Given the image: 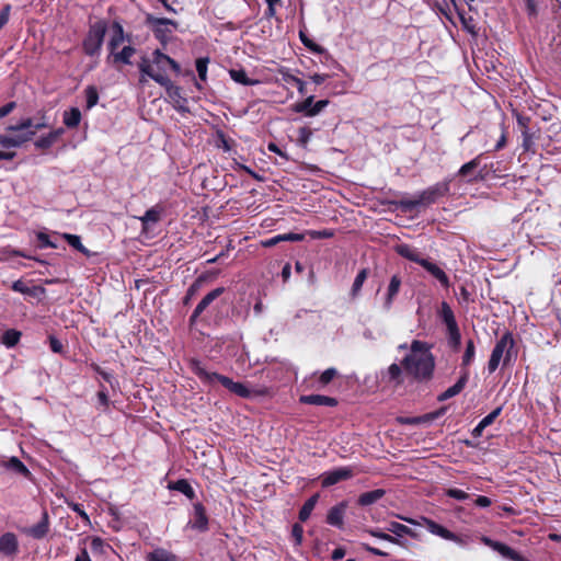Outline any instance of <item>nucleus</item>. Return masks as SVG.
Wrapping results in <instances>:
<instances>
[{"label": "nucleus", "mask_w": 561, "mask_h": 561, "mask_svg": "<svg viewBox=\"0 0 561 561\" xmlns=\"http://www.w3.org/2000/svg\"><path fill=\"white\" fill-rule=\"evenodd\" d=\"M36 239L39 242V248H51L56 249L57 244L50 239L49 234L46 232L39 231L36 233Z\"/></svg>", "instance_id": "nucleus-44"}, {"label": "nucleus", "mask_w": 561, "mask_h": 561, "mask_svg": "<svg viewBox=\"0 0 561 561\" xmlns=\"http://www.w3.org/2000/svg\"><path fill=\"white\" fill-rule=\"evenodd\" d=\"M480 540H481L482 543H484L485 546L490 547L494 551L499 552L504 558H507V559H510L512 561H526L525 558L522 557L518 552H516L511 547H508V546H506V545H504L502 542L494 541V540H492L491 538H489L486 536H482L480 538Z\"/></svg>", "instance_id": "nucleus-10"}, {"label": "nucleus", "mask_w": 561, "mask_h": 561, "mask_svg": "<svg viewBox=\"0 0 561 561\" xmlns=\"http://www.w3.org/2000/svg\"><path fill=\"white\" fill-rule=\"evenodd\" d=\"M300 401L302 403L314 404V405H328V407L336 405V400L334 398L321 396V394L302 396L300 398Z\"/></svg>", "instance_id": "nucleus-22"}, {"label": "nucleus", "mask_w": 561, "mask_h": 561, "mask_svg": "<svg viewBox=\"0 0 561 561\" xmlns=\"http://www.w3.org/2000/svg\"><path fill=\"white\" fill-rule=\"evenodd\" d=\"M21 337V333L15 330H8L2 335V343L8 347H13L18 344Z\"/></svg>", "instance_id": "nucleus-39"}, {"label": "nucleus", "mask_w": 561, "mask_h": 561, "mask_svg": "<svg viewBox=\"0 0 561 561\" xmlns=\"http://www.w3.org/2000/svg\"><path fill=\"white\" fill-rule=\"evenodd\" d=\"M467 380L468 375H462L454 386L449 387L445 392L442 393L440 399L446 400L458 394L465 388Z\"/></svg>", "instance_id": "nucleus-28"}, {"label": "nucleus", "mask_w": 561, "mask_h": 561, "mask_svg": "<svg viewBox=\"0 0 561 561\" xmlns=\"http://www.w3.org/2000/svg\"><path fill=\"white\" fill-rule=\"evenodd\" d=\"M15 103L11 102L0 107V118L7 116L14 108Z\"/></svg>", "instance_id": "nucleus-64"}, {"label": "nucleus", "mask_w": 561, "mask_h": 561, "mask_svg": "<svg viewBox=\"0 0 561 561\" xmlns=\"http://www.w3.org/2000/svg\"><path fill=\"white\" fill-rule=\"evenodd\" d=\"M11 7L7 4L0 10V30L8 23L10 18Z\"/></svg>", "instance_id": "nucleus-59"}, {"label": "nucleus", "mask_w": 561, "mask_h": 561, "mask_svg": "<svg viewBox=\"0 0 561 561\" xmlns=\"http://www.w3.org/2000/svg\"><path fill=\"white\" fill-rule=\"evenodd\" d=\"M383 495L385 491L382 489H376L369 492H365L358 497V503L363 506H368L376 503Z\"/></svg>", "instance_id": "nucleus-27"}, {"label": "nucleus", "mask_w": 561, "mask_h": 561, "mask_svg": "<svg viewBox=\"0 0 561 561\" xmlns=\"http://www.w3.org/2000/svg\"><path fill=\"white\" fill-rule=\"evenodd\" d=\"M282 240L283 241H301L304 240V234H300V233H284L282 234Z\"/></svg>", "instance_id": "nucleus-61"}, {"label": "nucleus", "mask_w": 561, "mask_h": 561, "mask_svg": "<svg viewBox=\"0 0 561 561\" xmlns=\"http://www.w3.org/2000/svg\"><path fill=\"white\" fill-rule=\"evenodd\" d=\"M106 25L104 22H96L90 26L89 33L83 42L85 54L98 55L103 44Z\"/></svg>", "instance_id": "nucleus-5"}, {"label": "nucleus", "mask_w": 561, "mask_h": 561, "mask_svg": "<svg viewBox=\"0 0 561 561\" xmlns=\"http://www.w3.org/2000/svg\"><path fill=\"white\" fill-rule=\"evenodd\" d=\"M70 507L78 513V515L85 522V523H90V518L88 516V514L81 510L80 505L79 504H70Z\"/></svg>", "instance_id": "nucleus-62"}, {"label": "nucleus", "mask_w": 561, "mask_h": 561, "mask_svg": "<svg viewBox=\"0 0 561 561\" xmlns=\"http://www.w3.org/2000/svg\"><path fill=\"white\" fill-rule=\"evenodd\" d=\"M353 477V471L351 468L342 467L334 469L332 471L324 472L322 474V485L331 486L341 481L347 480Z\"/></svg>", "instance_id": "nucleus-11"}, {"label": "nucleus", "mask_w": 561, "mask_h": 561, "mask_svg": "<svg viewBox=\"0 0 561 561\" xmlns=\"http://www.w3.org/2000/svg\"><path fill=\"white\" fill-rule=\"evenodd\" d=\"M7 467L24 476L30 473L24 463L16 457L10 458L7 462Z\"/></svg>", "instance_id": "nucleus-40"}, {"label": "nucleus", "mask_w": 561, "mask_h": 561, "mask_svg": "<svg viewBox=\"0 0 561 561\" xmlns=\"http://www.w3.org/2000/svg\"><path fill=\"white\" fill-rule=\"evenodd\" d=\"M401 518L403 520L408 522L409 524H412V525L425 526L426 529L432 535H435L437 537H440L442 539L455 542L457 546H459L461 548L467 547L469 541H470V537L469 536H467V535H457V534L450 531L446 527L439 525L438 523H436V522H434V520H432L430 518L422 517L420 523L414 520V519H412V518H407V517H401Z\"/></svg>", "instance_id": "nucleus-2"}, {"label": "nucleus", "mask_w": 561, "mask_h": 561, "mask_svg": "<svg viewBox=\"0 0 561 561\" xmlns=\"http://www.w3.org/2000/svg\"><path fill=\"white\" fill-rule=\"evenodd\" d=\"M386 529L398 537L414 536L413 531L408 526L398 522H390Z\"/></svg>", "instance_id": "nucleus-32"}, {"label": "nucleus", "mask_w": 561, "mask_h": 561, "mask_svg": "<svg viewBox=\"0 0 561 561\" xmlns=\"http://www.w3.org/2000/svg\"><path fill=\"white\" fill-rule=\"evenodd\" d=\"M313 103V96H308L305 101L296 103L293 105V111L296 113H304L307 116L308 110L311 108Z\"/></svg>", "instance_id": "nucleus-43"}, {"label": "nucleus", "mask_w": 561, "mask_h": 561, "mask_svg": "<svg viewBox=\"0 0 561 561\" xmlns=\"http://www.w3.org/2000/svg\"><path fill=\"white\" fill-rule=\"evenodd\" d=\"M480 161H479V158H476L467 163H465L460 169H459V174L460 175H467L469 174L472 170H474L478 165H479Z\"/></svg>", "instance_id": "nucleus-53"}, {"label": "nucleus", "mask_w": 561, "mask_h": 561, "mask_svg": "<svg viewBox=\"0 0 561 561\" xmlns=\"http://www.w3.org/2000/svg\"><path fill=\"white\" fill-rule=\"evenodd\" d=\"M106 548H107V546L104 543V541L101 538L94 537L91 539L90 549H91L92 553L102 554L105 552Z\"/></svg>", "instance_id": "nucleus-45"}, {"label": "nucleus", "mask_w": 561, "mask_h": 561, "mask_svg": "<svg viewBox=\"0 0 561 561\" xmlns=\"http://www.w3.org/2000/svg\"><path fill=\"white\" fill-rule=\"evenodd\" d=\"M447 331H448V335H449V342L454 346H458L460 344V332H459L458 325L447 329Z\"/></svg>", "instance_id": "nucleus-54"}, {"label": "nucleus", "mask_w": 561, "mask_h": 561, "mask_svg": "<svg viewBox=\"0 0 561 561\" xmlns=\"http://www.w3.org/2000/svg\"><path fill=\"white\" fill-rule=\"evenodd\" d=\"M438 314L447 329L458 325L450 306L443 301L438 311Z\"/></svg>", "instance_id": "nucleus-25"}, {"label": "nucleus", "mask_w": 561, "mask_h": 561, "mask_svg": "<svg viewBox=\"0 0 561 561\" xmlns=\"http://www.w3.org/2000/svg\"><path fill=\"white\" fill-rule=\"evenodd\" d=\"M447 495L450 497H454L456 500H459V501H463L469 497L468 493H466L465 491L459 490V489H448Z\"/></svg>", "instance_id": "nucleus-56"}, {"label": "nucleus", "mask_w": 561, "mask_h": 561, "mask_svg": "<svg viewBox=\"0 0 561 561\" xmlns=\"http://www.w3.org/2000/svg\"><path fill=\"white\" fill-rule=\"evenodd\" d=\"M208 58H198L196 60V70L198 73V77L202 81H205L207 79V66H208Z\"/></svg>", "instance_id": "nucleus-46"}, {"label": "nucleus", "mask_w": 561, "mask_h": 561, "mask_svg": "<svg viewBox=\"0 0 561 561\" xmlns=\"http://www.w3.org/2000/svg\"><path fill=\"white\" fill-rule=\"evenodd\" d=\"M192 369L195 375L199 377V379L209 385L213 386L216 382L221 383L226 389L230 391L231 387L233 386V380L229 377L219 375L217 373L208 371L199 362H192Z\"/></svg>", "instance_id": "nucleus-9"}, {"label": "nucleus", "mask_w": 561, "mask_h": 561, "mask_svg": "<svg viewBox=\"0 0 561 561\" xmlns=\"http://www.w3.org/2000/svg\"><path fill=\"white\" fill-rule=\"evenodd\" d=\"M304 529L299 524H295L291 530V536L295 539L296 545H300L302 541Z\"/></svg>", "instance_id": "nucleus-58"}, {"label": "nucleus", "mask_w": 561, "mask_h": 561, "mask_svg": "<svg viewBox=\"0 0 561 561\" xmlns=\"http://www.w3.org/2000/svg\"><path fill=\"white\" fill-rule=\"evenodd\" d=\"M312 136V130L308 127H301L298 129V142L301 146H307Z\"/></svg>", "instance_id": "nucleus-50"}, {"label": "nucleus", "mask_w": 561, "mask_h": 561, "mask_svg": "<svg viewBox=\"0 0 561 561\" xmlns=\"http://www.w3.org/2000/svg\"><path fill=\"white\" fill-rule=\"evenodd\" d=\"M224 290L225 289L222 287H218L208 293L196 306L192 314V320L197 318L215 299H217L224 293Z\"/></svg>", "instance_id": "nucleus-18"}, {"label": "nucleus", "mask_w": 561, "mask_h": 561, "mask_svg": "<svg viewBox=\"0 0 561 561\" xmlns=\"http://www.w3.org/2000/svg\"><path fill=\"white\" fill-rule=\"evenodd\" d=\"M18 551V538L12 533H5L0 537V554L13 556Z\"/></svg>", "instance_id": "nucleus-16"}, {"label": "nucleus", "mask_w": 561, "mask_h": 561, "mask_svg": "<svg viewBox=\"0 0 561 561\" xmlns=\"http://www.w3.org/2000/svg\"><path fill=\"white\" fill-rule=\"evenodd\" d=\"M169 488L185 494L188 499H193L195 496L193 488L186 480H178L176 482L170 484Z\"/></svg>", "instance_id": "nucleus-35"}, {"label": "nucleus", "mask_w": 561, "mask_h": 561, "mask_svg": "<svg viewBox=\"0 0 561 561\" xmlns=\"http://www.w3.org/2000/svg\"><path fill=\"white\" fill-rule=\"evenodd\" d=\"M421 266L436 278L443 287L448 288L450 286L448 276L437 264L425 259L424 262H421Z\"/></svg>", "instance_id": "nucleus-15"}, {"label": "nucleus", "mask_w": 561, "mask_h": 561, "mask_svg": "<svg viewBox=\"0 0 561 561\" xmlns=\"http://www.w3.org/2000/svg\"><path fill=\"white\" fill-rule=\"evenodd\" d=\"M147 64L149 67H152L153 70L160 71L164 75L168 67H170L176 73L180 72V65L169 56L162 54L159 49L152 53L151 58H144L139 64L140 72L142 73V66Z\"/></svg>", "instance_id": "nucleus-6"}, {"label": "nucleus", "mask_w": 561, "mask_h": 561, "mask_svg": "<svg viewBox=\"0 0 561 561\" xmlns=\"http://www.w3.org/2000/svg\"><path fill=\"white\" fill-rule=\"evenodd\" d=\"M502 409L501 408H496L494 411H492L490 414H488L486 416H484L480 422L482 423V426H485L488 427L489 425H491L495 419L500 415Z\"/></svg>", "instance_id": "nucleus-55"}, {"label": "nucleus", "mask_w": 561, "mask_h": 561, "mask_svg": "<svg viewBox=\"0 0 561 561\" xmlns=\"http://www.w3.org/2000/svg\"><path fill=\"white\" fill-rule=\"evenodd\" d=\"M396 251L401 256H403L412 262H415L420 265H421V262H424V260H425L424 257L421 256L420 252L416 249H414L408 244L397 245Z\"/></svg>", "instance_id": "nucleus-21"}, {"label": "nucleus", "mask_w": 561, "mask_h": 561, "mask_svg": "<svg viewBox=\"0 0 561 561\" xmlns=\"http://www.w3.org/2000/svg\"><path fill=\"white\" fill-rule=\"evenodd\" d=\"M208 519L205 514V510L202 504L196 503L194 505V517L190 522V526L192 528L198 529V530H206L207 529Z\"/></svg>", "instance_id": "nucleus-17"}, {"label": "nucleus", "mask_w": 561, "mask_h": 561, "mask_svg": "<svg viewBox=\"0 0 561 561\" xmlns=\"http://www.w3.org/2000/svg\"><path fill=\"white\" fill-rule=\"evenodd\" d=\"M367 533L378 539L386 540L392 543H398V539L389 534H386L383 531H380L378 529H369Z\"/></svg>", "instance_id": "nucleus-48"}, {"label": "nucleus", "mask_w": 561, "mask_h": 561, "mask_svg": "<svg viewBox=\"0 0 561 561\" xmlns=\"http://www.w3.org/2000/svg\"><path fill=\"white\" fill-rule=\"evenodd\" d=\"M72 248L89 256L90 251L82 244L81 239L77 234L62 233L60 234Z\"/></svg>", "instance_id": "nucleus-33"}, {"label": "nucleus", "mask_w": 561, "mask_h": 561, "mask_svg": "<svg viewBox=\"0 0 561 561\" xmlns=\"http://www.w3.org/2000/svg\"><path fill=\"white\" fill-rule=\"evenodd\" d=\"M62 134H64V129L62 128L55 129V130L50 131L49 134L39 137L35 141V147L38 148V149L49 148V147H51L58 140V138Z\"/></svg>", "instance_id": "nucleus-23"}, {"label": "nucleus", "mask_w": 561, "mask_h": 561, "mask_svg": "<svg viewBox=\"0 0 561 561\" xmlns=\"http://www.w3.org/2000/svg\"><path fill=\"white\" fill-rule=\"evenodd\" d=\"M401 287V279L398 275H393L387 288V293L383 299L382 309L389 311L392 307L393 300L398 295Z\"/></svg>", "instance_id": "nucleus-14"}, {"label": "nucleus", "mask_w": 561, "mask_h": 561, "mask_svg": "<svg viewBox=\"0 0 561 561\" xmlns=\"http://www.w3.org/2000/svg\"><path fill=\"white\" fill-rule=\"evenodd\" d=\"M329 104L328 100H320L316 103H312V106L307 112V116L313 117L318 115L327 105Z\"/></svg>", "instance_id": "nucleus-51"}, {"label": "nucleus", "mask_w": 561, "mask_h": 561, "mask_svg": "<svg viewBox=\"0 0 561 561\" xmlns=\"http://www.w3.org/2000/svg\"><path fill=\"white\" fill-rule=\"evenodd\" d=\"M285 81L288 82V83L295 84L297 87L298 92L300 94H305L306 93V83L301 79H299V78H297V77H295L293 75H287L285 77Z\"/></svg>", "instance_id": "nucleus-52"}, {"label": "nucleus", "mask_w": 561, "mask_h": 561, "mask_svg": "<svg viewBox=\"0 0 561 561\" xmlns=\"http://www.w3.org/2000/svg\"><path fill=\"white\" fill-rule=\"evenodd\" d=\"M124 31L121 24L114 23L111 28V37L108 41L110 51L113 53L124 43Z\"/></svg>", "instance_id": "nucleus-19"}, {"label": "nucleus", "mask_w": 561, "mask_h": 561, "mask_svg": "<svg viewBox=\"0 0 561 561\" xmlns=\"http://www.w3.org/2000/svg\"><path fill=\"white\" fill-rule=\"evenodd\" d=\"M160 210L158 208H150L145 213L142 217H139V220L142 224V230L148 232L152 229V227L160 220Z\"/></svg>", "instance_id": "nucleus-20"}, {"label": "nucleus", "mask_w": 561, "mask_h": 561, "mask_svg": "<svg viewBox=\"0 0 561 561\" xmlns=\"http://www.w3.org/2000/svg\"><path fill=\"white\" fill-rule=\"evenodd\" d=\"M12 289L18 293L26 294L28 293V288L22 280H16L12 284Z\"/></svg>", "instance_id": "nucleus-63"}, {"label": "nucleus", "mask_w": 561, "mask_h": 561, "mask_svg": "<svg viewBox=\"0 0 561 561\" xmlns=\"http://www.w3.org/2000/svg\"><path fill=\"white\" fill-rule=\"evenodd\" d=\"M526 1V9L529 16H536L538 13L537 10V3L535 0H525Z\"/></svg>", "instance_id": "nucleus-60"}, {"label": "nucleus", "mask_w": 561, "mask_h": 561, "mask_svg": "<svg viewBox=\"0 0 561 561\" xmlns=\"http://www.w3.org/2000/svg\"><path fill=\"white\" fill-rule=\"evenodd\" d=\"M346 508V502H341L337 505L331 507L330 511L328 512L327 523L340 529L343 528Z\"/></svg>", "instance_id": "nucleus-12"}, {"label": "nucleus", "mask_w": 561, "mask_h": 561, "mask_svg": "<svg viewBox=\"0 0 561 561\" xmlns=\"http://www.w3.org/2000/svg\"><path fill=\"white\" fill-rule=\"evenodd\" d=\"M337 375V371L335 368H328L324 370L320 377L319 382L321 386H327L329 382L333 380V378Z\"/></svg>", "instance_id": "nucleus-49"}, {"label": "nucleus", "mask_w": 561, "mask_h": 561, "mask_svg": "<svg viewBox=\"0 0 561 561\" xmlns=\"http://www.w3.org/2000/svg\"><path fill=\"white\" fill-rule=\"evenodd\" d=\"M366 278H367V271L362 270L354 279L353 287H352L353 295H356L362 289V286H363L364 282L366 280Z\"/></svg>", "instance_id": "nucleus-47"}, {"label": "nucleus", "mask_w": 561, "mask_h": 561, "mask_svg": "<svg viewBox=\"0 0 561 561\" xmlns=\"http://www.w3.org/2000/svg\"><path fill=\"white\" fill-rule=\"evenodd\" d=\"M514 346V340L510 333H505L495 344L489 364L488 369L490 373L495 371L500 363L506 365L511 359V352Z\"/></svg>", "instance_id": "nucleus-3"}, {"label": "nucleus", "mask_w": 561, "mask_h": 561, "mask_svg": "<svg viewBox=\"0 0 561 561\" xmlns=\"http://www.w3.org/2000/svg\"><path fill=\"white\" fill-rule=\"evenodd\" d=\"M230 392L241 398H250L254 393V391H252L247 385L236 381L233 382Z\"/></svg>", "instance_id": "nucleus-38"}, {"label": "nucleus", "mask_w": 561, "mask_h": 561, "mask_svg": "<svg viewBox=\"0 0 561 561\" xmlns=\"http://www.w3.org/2000/svg\"><path fill=\"white\" fill-rule=\"evenodd\" d=\"M147 24L152 28L156 37L161 42H167L172 33L176 30V23L172 20L164 18H157L154 15H147Z\"/></svg>", "instance_id": "nucleus-7"}, {"label": "nucleus", "mask_w": 561, "mask_h": 561, "mask_svg": "<svg viewBox=\"0 0 561 561\" xmlns=\"http://www.w3.org/2000/svg\"><path fill=\"white\" fill-rule=\"evenodd\" d=\"M45 122L34 123L31 118L22 119L15 125H10L7 130L11 133L14 138H25V142L30 141L38 129L46 127Z\"/></svg>", "instance_id": "nucleus-8"}, {"label": "nucleus", "mask_w": 561, "mask_h": 561, "mask_svg": "<svg viewBox=\"0 0 561 561\" xmlns=\"http://www.w3.org/2000/svg\"><path fill=\"white\" fill-rule=\"evenodd\" d=\"M147 561H178V559L173 553L158 548L147 554Z\"/></svg>", "instance_id": "nucleus-30"}, {"label": "nucleus", "mask_w": 561, "mask_h": 561, "mask_svg": "<svg viewBox=\"0 0 561 561\" xmlns=\"http://www.w3.org/2000/svg\"><path fill=\"white\" fill-rule=\"evenodd\" d=\"M318 497L319 495L316 494L313 496H311L305 504L304 506L301 507L300 512H299V518L300 520L305 522L309 518V516L311 515V512L313 511L317 502H318Z\"/></svg>", "instance_id": "nucleus-36"}, {"label": "nucleus", "mask_w": 561, "mask_h": 561, "mask_svg": "<svg viewBox=\"0 0 561 561\" xmlns=\"http://www.w3.org/2000/svg\"><path fill=\"white\" fill-rule=\"evenodd\" d=\"M401 365L405 373L414 380L420 382L431 380L435 370V357L431 351V345L426 342L414 340Z\"/></svg>", "instance_id": "nucleus-1"}, {"label": "nucleus", "mask_w": 561, "mask_h": 561, "mask_svg": "<svg viewBox=\"0 0 561 561\" xmlns=\"http://www.w3.org/2000/svg\"><path fill=\"white\" fill-rule=\"evenodd\" d=\"M25 144V138H14L11 133L9 135H0V145L4 148H16Z\"/></svg>", "instance_id": "nucleus-37"}, {"label": "nucleus", "mask_w": 561, "mask_h": 561, "mask_svg": "<svg viewBox=\"0 0 561 561\" xmlns=\"http://www.w3.org/2000/svg\"><path fill=\"white\" fill-rule=\"evenodd\" d=\"M476 354L473 341L469 340L466 345V351L462 357V365L468 366L472 363Z\"/></svg>", "instance_id": "nucleus-42"}, {"label": "nucleus", "mask_w": 561, "mask_h": 561, "mask_svg": "<svg viewBox=\"0 0 561 561\" xmlns=\"http://www.w3.org/2000/svg\"><path fill=\"white\" fill-rule=\"evenodd\" d=\"M85 93V101H87V108L90 110L94 105H96L99 101V93L96 89L92 85L88 87L84 91Z\"/></svg>", "instance_id": "nucleus-41"}, {"label": "nucleus", "mask_w": 561, "mask_h": 561, "mask_svg": "<svg viewBox=\"0 0 561 561\" xmlns=\"http://www.w3.org/2000/svg\"><path fill=\"white\" fill-rule=\"evenodd\" d=\"M422 205V201L419 199V196L413 199H403L401 201V206L404 210H412L413 208Z\"/></svg>", "instance_id": "nucleus-57"}, {"label": "nucleus", "mask_w": 561, "mask_h": 561, "mask_svg": "<svg viewBox=\"0 0 561 561\" xmlns=\"http://www.w3.org/2000/svg\"><path fill=\"white\" fill-rule=\"evenodd\" d=\"M134 54L135 49L131 46H125L121 51L111 53V57L114 62L129 64Z\"/></svg>", "instance_id": "nucleus-31"}, {"label": "nucleus", "mask_w": 561, "mask_h": 561, "mask_svg": "<svg viewBox=\"0 0 561 561\" xmlns=\"http://www.w3.org/2000/svg\"><path fill=\"white\" fill-rule=\"evenodd\" d=\"M81 113L79 108L71 107L64 113V124L69 128H75L80 124Z\"/></svg>", "instance_id": "nucleus-29"}, {"label": "nucleus", "mask_w": 561, "mask_h": 561, "mask_svg": "<svg viewBox=\"0 0 561 561\" xmlns=\"http://www.w3.org/2000/svg\"><path fill=\"white\" fill-rule=\"evenodd\" d=\"M229 75L234 82L243 85H256L260 83L256 79H250L243 69H231Z\"/></svg>", "instance_id": "nucleus-26"}, {"label": "nucleus", "mask_w": 561, "mask_h": 561, "mask_svg": "<svg viewBox=\"0 0 561 561\" xmlns=\"http://www.w3.org/2000/svg\"><path fill=\"white\" fill-rule=\"evenodd\" d=\"M402 368L398 364H391L383 373L382 378L389 382H400Z\"/></svg>", "instance_id": "nucleus-34"}, {"label": "nucleus", "mask_w": 561, "mask_h": 561, "mask_svg": "<svg viewBox=\"0 0 561 561\" xmlns=\"http://www.w3.org/2000/svg\"><path fill=\"white\" fill-rule=\"evenodd\" d=\"M448 191V184H437L432 186L419 195V199L422 201V205H427L436 201L437 197L443 196Z\"/></svg>", "instance_id": "nucleus-13"}, {"label": "nucleus", "mask_w": 561, "mask_h": 561, "mask_svg": "<svg viewBox=\"0 0 561 561\" xmlns=\"http://www.w3.org/2000/svg\"><path fill=\"white\" fill-rule=\"evenodd\" d=\"M145 76L151 78L161 87H163L167 91L168 96L175 103L180 104L183 100L181 95L180 87L175 85L165 75H162L160 71H156L152 67H149L147 64L142 66V77L140 79L141 82H145Z\"/></svg>", "instance_id": "nucleus-4"}, {"label": "nucleus", "mask_w": 561, "mask_h": 561, "mask_svg": "<svg viewBox=\"0 0 561 561\" xmlns=\"http://www.w3.org/2000/svg\"><path fill=\"white\" fill-rule=\"evenodd\" d=\"M48 531V519H47V515L44 514L42 520L30 527V528H26L24 530V533L33 538H36V539H41L43 538Z\"/></svg>", "instance_id": "nucleus-24"}]
</instances>
